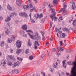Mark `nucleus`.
<instances>
[{
    "mask_svg": "<svg viewBox=\"0 0 76 76\" xmlns=\"http://www.w3.org/2000/svg\"><path fill=\"white\" fill-rule=\"evenodd\" d=\"M12 40L10 39V38L8 39L7 40L8 42H9V43H11V42H12Z\"/></svg>",
    "mask_w": 76,
    "mask_h": 76,
    "instance_id": "c756f323",
    "label": "nucleus"
},
{
    "mask_svg": "<svg viewBox=\"0 0 76 76\" xmlns=\"http://www.w3.org/2000/svg\"><path fill=\"white\" fill-rule=\"evenodd\" d=\"M28 34L29 36H30V38H32V39H35L36 38V37H38V34L37 33H35V35L34 36L33 35H32L30 34L29 33H28Z\"/></svg>",
    "mask_w": 76,
    "mask_h": 76,
    "instance_id": "f257e3e1",
    "label": "nucleus"
},
{
    "mask_svg": "<svg viewBox=\"0 0 76 76\" xmlns=\"http://www.w3.org/2000/svg\"><path fill=\"white\" fill-rule=\"evenodd\" d=\"M4 65H5V64H4L3 63H1V66H4Z\"/></svg>",
    "mask_w": 76,
    "mask_h": 76,
    "instance_id": "13d9d810",
    "label": "nucleus"
},
{
    "mask_svg": "<svg viewBox=\"0 0 76 76\" xmlns=\"http://www.w3.org/2000/svg\"><path fill=\"white\" fill-rule=\"evenodd\" d=\"M12 63L10 61L8 63V64L9 66H11V65H12Z\"/></svg>",
    "mask_w": 76,
    "mask_h": 76,
    "instance_id": "a19ab883",
    "label": "nucleus"
},
{
    "mask_svg": "<svg viewBox=\"0 0 76 76\" xmlns=\"http://www.w3.org/2000/svg\"><path fill=\"white\" fill-rule=\"evenodd\" d=\"M40 32L42 35V36H44V34H45V33H44V32L43 31H40Z\"/></svg>",
    "mask_w": 76,
    "mask_h": 76,
    "instance_id": "c9c22d12",
    "label": "nucleus"
},
{
    "mask_svg": "<svg viewBox=\"0 0 76 76\" xmlns=\"http://www.w3.org/2000/svg\"><path fill=\"white\" fill-rule=\"evenodd\" d=\"M76 20H75L73 21V22L72 23V25L73 26H76Z\"/></svg>",
    "mask_w": 76,
    "mask_h": 76,
    "instance_id": "4be33fe9",
    "label": "nucleus"
},
{
    "mask_svg": "<svg viewBox=\"0 0 76 76\" xmlns=\"http://www.w3.org/2000/svg\"><path fill=\"white\" fill-rule=\"evenodd\" d=\"M52 25H53V22H50V28H51V27H52Z\"/></svg>",
    "mask_w": 76,
    "mask_h": 76,
    "instance_id": "09e8293b",
    "label": "nucleus"
},
{
    "mask_svg": "<svg viewBox=\"0 0 76 76\" xmlns=\"http://www.w3.org/2000/svg\"><path fill=\"white\" fill-rule=\"evenodd\" d=\"M38 35H37V37L36 36V38L35 39H37V40H39V41H40L41 39V38L40 36H38Z\"/></svg>",
    "mask_w": 76,
    "mask_h": 76,
    "instance_id": "5701e85b",
    "label": "nucleus"
},
{
    "mask_svg": "<svg viewBox=\"0 0 76 76\" xmlns=\"http://www.w3.org/2000/svg\"><path fill=\"white\" fill-rule=\"evenodd\" d=\"M65 34L62 33L61 34V38H65Z\"/></svg>",
    "mask_w": 76,
    "mask_h": 76,
    "instance_id": "2f4dec72",
    "label": "nucleus"
},
{
    "mask_svg": "<svg viewBox=\"0 0 76 76\" xmlns=\"http://www.w3.org/2000/svg\"><path fill=\"white\" fill-rule=\"evenodd\" d=\"M69 75V73L66 72V76H68V75Z\"/></svg>",
    "mask_w": 76,
    "mask_h": 76,
    "instance_id": "69168bd1",
    "label": "nucleus"
},
{
    "mask_svg": "<svg viewBox=\"0 0 76 76\" xmlns=\"http://www.w3.org/2000/svg\"><path fill=\"white\" fill-rule=\"evenodd\" d=\"M33 58H34V56H31L29 57V59L30 60H32Z\"/></svg>",
    "mask_w": 76,
    "mask_h": 76,
    "instance_id": "e433bc0d",
    "label": "nucleus"
},
{
    "mask_svg": "<svg viewBox=\"0 0 76 76\" xmlns=\"http://www.w3.org/2000/svg\"><path fill=\"white\" fill-rule=\"evenodd\" d=\"M21 50L20 49H18L16 51V53L17 54H19L20 53Z\"/></svg>",
    "mask_w": 76,
    "mask_h": 76,
    "instance_id": "412c9836",
    "label": "nucleus"
},
{
    "mask_svg": "<svg viewBox=\"0 0 76 76\" xmlns=\"http://www.w3.org/2000/svg\"><path fill=\"white\" fill-rule=\"evenodd\" d=\"M14 16V14L13 13H12L10 14V16L11 18H13Z\"/></svg>",
    "mask_w": 76,
    "mask_h": 76,
    "instance_id": "72a5a7b5",
    "label": "nucleus"
},
{
    "mask_svg": "<svg viewBox=\"0 0 76 76\" xmlns=\"http://www.w3.org/2000/svg\"><path fill=\"white\" fill-rule=\"evenodd\" d=\"M43 17V15H42V14H41L39 15V18H41Z\"/></svg>",
    "mask_w": 76,
    "mask_h": 76,
    "instance_id": "f704fd0d",
    "label": "nucleus"
},
{
    "mask_svg": "<svg viewBox=\"0 0 76 76\" xmlns=\"http://www.w3.org/2000/svg\"><path fill=\"white\" fill-rule=\"evenodd\" d=\"M53 3L54 5L57 4L58 3V1L57 0H53Z\"/></svg>",
    "mask_w": 76,
    "mask_h": 76,
    "instance_id": "6ab92c4d",
    "label": "nucleus"
},
{
    "mask_svg": "<svg viewBox=\"0 0 76 76\" xmlns=\"http://www.w3.org/2000/svg\"><path fill=\"white\" fill-rule=\"evenodd\" d=\"M7 8L9 10H10L11 11L12 10V8L9 5H8Z\"/></svg>",
    "mask_w": 76,
    "mask_h": 76,
    "instance_id": "aec40b11",
    "label": "nucleus"
},
{
    "mask_svg": "<svg viewBox=\"0 0 76 76\" xmlns=\"http://www.w3.org/2000/svg\"><path fill=\"white\" fill-rule=\"evenodd\" d=\"M52 52H54L55 51H56V48H52Z\"/></svg>",
    "mask_w": 76,
    "mask_h": 76,
    "instance_id": "a18cd8bd",
    "label": "nucleus"
},
{
    "mask_svg": "<svg viewBox=\"0 0 76 76\" xmlns=\"http://www.w3.org/2000/svg\"><path fill=\"white\" fill-rule=\"evenodd\" d=\"M4 45V42L2 41L1 42V44L0 45L1 47H3V46Z\"/></svg>",
    "mask_w": 76,
    "mask_h": 76,
    "instance_id": "393cba45",
    "label": "nucleus"
},
{
    "mask_svg": "<svg viewBox=\"0 0 76 76\" xmlns=\"http://www.w3.org/2000/svg\"><path fill=\"white\" fill-rule=\"evenodd\" d=\"M25 53L26 54L29 53V49L26 50L25 51Z\"/></svg>",
    "mask_w": 76,
    "mask_h": 76,
    "instance_id": "473e14b6",
    "label": "nucleus"
},
{
    "mask_svg": "<svg viewBox=\"0 0 76 76\" xmlns=\"http://www.w3.org/2000/svg\"><path fill=\"white\" fill-rule=\"evenodd\" d=\"M58 34H59V35H61V31H59L58 32Z\"/></svg>",
    "mask_w": 76,
    "mask_h": 76,
    "instance_id": "e2e57ef3",
    "label": "nucleus"
},
{
    "mask_svg": "<svg viewBox=\"0 0 76 76\" xmlns=\"http://www.w3.org/2000/svg\"><path fill=\"white\" fill-rule=\"evenodd\" d=\"M63 20V18L62 17V16L60 17H59V19H58V22H60V20Z\"/></svg>",
    "mask_w": 76,
    "mask_h": 76,
    "instance_id": "c85d7f7f",
    "label": "nucleus"
},
{
    "mask_svg": "<svg viewBox=\"0 0 76 76\" xmlns=\"http://www.w3.org/2000/svg\"><path fill=\"white\" fill-rule=\"evenodd\" d=\"M20 33L21 35H23V34H24V33H25V31H20Z\"/></svg>",
    "mask_w": 76,
    "mask_h": 76,
    "instance_id": "bb28decb",
    "label": "nucleus"
},
{
    "mask_svg": "<svg viewBox=\"0 0 76 76\" xmlns=\"http://www.w3.org/2000/svg\"><path fill=\"white\" fill-rule=\"evenodd\" d=\"M11 31V29L7 28L5 31V33L6 35H9L10 34V32Z\"/></svg>",
    "mask_w": 76,
    "mask_h": 76,
    "instance_id": "1a4fd4ad",
    "label": "nucleus"
},
{
    "mask_svg": "<svg viewBox=\"0 0 76 76\" xmlns=\"http://www.w3.org/2000/svg\"><path fill=\"white\" fill-rule=\"evenodd\" d=\"M26 32H31V33H32V34H33V32L31 30H26Z\"/></svg>",
    "mask_w": 76,
    "mask_h": 76,
    "instance_id": "7c9ffc66",
    "label": "nucleus"
},
{
    "mask_svg": "<svg viewBox=\"0 0 76 76\" xmlns=\"http://www.w3.org/2000/svg\"><path fill=\"white\" fill-rule=\"evenodd\" d=\"M72 10H75L76 9V5L75 4V2H73V3L72 4Z\"/></svg>",
    "mask_w": 76,
    "mask_h": 76,
    "instance_id": "6e6552de",
    "label": "nucleus"
},
{
    "mask_svg": "<svg viewBox=\"0 0 76 76\" xmlns=\"http://www.w3.org/2000/svg\"><path fill=\"white\" fill-rule=\"evenodd\" d=\"M50 72H53V71H54V68H50Z\"/></svg>",
    "mask_w": 76,
    "mask_h": 76,
    "instance_id": "37998d69",
    "label": "nucleus"
},
{
    "mask_svg": "<svg viewBox=\"0 0 76 76\" xmlns=\"http://www.w3.org/2000/svg\"><path fill=\"white\" fill-rule=\"evenodd\" d=\"M55 64L54 63H53V68H57V65H58V63L57 62H56Z\"/></svg>",
    "mask_w": 76,
    "mask_h": 76,
    "instance_id": "2eb2a0df",
    "label": "nucleus"
},
{
    "mask_svg": "<svg viewBox=\"0 0 76 76\" xmlns=\"http://www.w3.org/2000/svg\"><path fill=\"white\" fill-rule=\"evenodd\" d=\"M45 53H43L42 54V55L41 56V58H43V57H44V56H45Z\"/></svg>",
    "mask_w": 76,
    "mask_h": 76,
    "instance_id": "58836bf2",
    "label": "nucleus"
},
{
    "mask_svg": "<svg viewBox=\"0 0 76 76\" xmlns=\"http://www.w3.org/2000/svg\"><path fill=\"white\" fill-rule=\"evenodd\" d=\"M34 10H35V8H33L32 9L30 10L31 12H33Z\"/></svg>",
    "mask_w": 76,
    "mask_h": 76,
    "instance_id": "79ce46f5",
    "label": "nucleus"
},
{
    "mask_svg": "<svg viewBox=\"0 0 76 76\" xmlns=\"http://www.w3.org/2000/svg\"><path fill=\"white\" fill-rule=\"evenodd\" d=\"M59 42L60 43L61 45H63V42H62V41H60Z\"/></svg>",
    "mask_w": 76,
    "mask_h": 76,
    "instance_id": "6e6d98bb",
    "label": "nucleus"
},
{
    "mask_svg": "<svg viewBox=\"0 0 76 76\" xmlns=\"http://www.w3.org/2000/svg\"><path fill=\"white\" fill-rule=\"evenodd\" d=\"M7 58H10V59H12L14 60H15V58H14V56H12V55H8L7 56Z\"/></svg>",
    "mask_w": 76,
    "mask_h": 76,
    "instance_id": "0eeeda50",
    "label": "nucleus"
},
{
    "mask_svg": "<svg viewBox=\"0 0 76 76\" xmlns=\"http://www.w3.org/2000/svg\"><path fill=\"white\" fill-rule=\"evenodd\" d=\"M57 49L58 51L57 53V56H58V57L60 56V53L59 52V51H64V50H63V48L61 47H59L58 48H57Z\"/></svg>",
    "mask_w": 76,
    "mask_h": 76,
    "instance_id": "7ed1b4c3",
    "label": "nucleus"
},
{
    "mask_svg": "<svg viewBox=\"0 0 76 76\" xmlns=\"http://www.w3.org/2000/svg\"><path fill=\"white\" fill-rule=\"evenodd\" d=\"M50 17L53 20L54 19V21H57V17L53 16V15H51L50 16Z\"/></svg>",
    "mask_w": 76,
    "mask_h": 76,
    "instance_id": "423d86ee",
    "label": "nucleus"
},
{
    "mask_svg": "<svg viewBox=\"0 0 76 76\" xmlns=\"http://www.w3.org/2000/svg\"><path fill=\"white\" fill-rule=\"evenodd\" d=\"M37 46H39V44L37 41H35L34 42V49L37 50Z\"/></svg>",
    "mask_w": 76,
    "mask_h": 76,
    "instance_id": "39448f33",
    "label": "nucleus"
},
{
    "mask_svg": "<svg viewBox=\"0 0 76 76\" xmlns=\"http://www.w3.org/2000/svg\"><path fill=\"white\" fill-rule=\"evenodd\" d=\"M65 61H63V66L64 67V68H66V66L67 65L65 63Z\"/></svg>",
    "mask_w": 76,
    "mask_h": 76,
    "instance_id": "a211bd4d",
    "label": "nucleus"
},
{
    "mask_svg": "<svg viewBox=\"0 0 76 76\" xmlns=\"http://www.w3.org/2000/svg\"><path fill=\"white\" fill-rule=\"evenodd\" d=\"M17 4L18 6H21V0H17Z\"/></svg>",
    "mask_w": 76,
    "mask_h": 76,
    "instance_id": "9d476101",
    "label": "nucleus"
},
{
    "mask_svg": "<svg viewBox=\"0 0 76 76\" xmlns=\"http://www.w3.org/2000/svg\"><path fill=\"white\" fill-rule=\"evenodd\" d=\"M28 46H29V47H31L32 45V44L31 43H30L29 42H28Z\"/></svg>",
    "mask_w": 76,
    "mask_h": 76,
    "instance_id": "49530a36",
    "label": "nucleus"
},
{
    "mask_svg": "<svg viewBox=\"0 0 76 76\" xmlns=\"http://www.w3.org/2000/svg\"><path fill=\"white\" fill-rule=\"evenodd\" d=\"M23 8L24 10H28V8H29V6L27 5H24L23 6Z\"/></svg>",
    "mask_w": 76,
    "mask_h": 76,
    "instance_id": "4468645a",
    "label": "nucleus"
},
{
    "mask_svg": "<svg viewBox=\"0 0 76 76\" xmlns=\"http://www.w3.org/2000/svg\"><path fill=\"white\" fill-rule=\"evenodd\" d=\"M31 23H35V20H32L31 21Z\"/></svg>",
    "mask_w": 76,
    "mask_h": 76,
    "instance_id": "4d7b16f0",
    "label": "nucleus"
},
{
    "mask_svg": "<svg viewBox=\"0 0 76 76\" xmlns=\"http://www.w3.org/2000/svg\"><path fill=\"white\" fill-rule=\"evenodd\" d=\"M15 72V73H16V74H18V73H19V70L18 69H15L14 70Z\"/></svg>",
    "mask_w": 76,
    "mask_h": 76,
    "instance_id": "cd10ccee",
    "label": "nucleus"
},
{
    "mask_svg": "<svg viewBox=\"0 0 76 76\" xmlns=\"http://www.w3.org/2000/svg\"><path fill=\"white\" fill-rule=\"evenodd\" d=\"M22 36H24V37H27V35L26 34H23Z\"/></svg>",
    "mask_w": 76,
    "mask_h": 76,
    "instance_id": "864d4df0",
    "label": "nucleus"
},
{
    "mask_svg": "<svg viewBox=\"0 0 76 76\" xmlns=\"http://www.w3.org/2000/svg\"><path fill=\"white\" fill-rule=\"evenodd\" d=\"M10 53H13V50H12L11 49L10 51Z\"/></svg>",
    "mask_w": 76,
    "mask_h": 76,
    "instance_id": "0e129e2a",
    "label": "nucleus"
},
{
    "mask_svg": "<svg viewBox=\"0 0 76 76\" xmlns=\"http://www.w3.org/2000/svg\"><path fill=\"white\" fill-rule=\"evenodd\" d=\"M14 72H15V70H12L11 72V73L12 74H13V73H14Z\"/></svg>",
    "mask_w": 76,
    "mask_h": 76,
    "instance_id": "bf43d9fd",
    "label": "nucleus"
},
{
    "mask_svg": "<svg viewBox=\"0 0 76 76\" xmlns=\"http://www.w3.org/2000/svg\"><path fill=\"white\" fill-rule=\"evenodd\" d=\"M52 10V15L53 16H56V12H55V10L54 9L52 8L51 9Z\"/></svg>",
    "mask_w": 76,
    "mask_h": 76,
    "instance_id": "9b49d317",
    "label": "nucleus"
},
{
    "mask_svg": "<svg viewBox=\"0 0 76 76\" xmlns=\"http://www.w3.org/2000/svg\"><path fill=\"white\" fill-rule=\"evenodd\" d=\"M29 6L30 7H31V8H32L33 7V6H32V4H30L29 5Z\"/></svg>",
    "mask_w": 76,
    "mask_h": 76,
    "instance_id": "5fc2aeb1",
    "label": "nucleus"
},
{
    "mask_svg": "<svg viewBox=\"0 0 76 76\" xmlns=\"http://www.w3.org/2000/svg\"><path fill=\"white\" fill-rule=\"evenodd\" d=\"M64 8H61V10L58 12V13H60V12H61L62 10H64V9H66V8L67 7V5H65L64 6Z\"/></svg>",
    "mask_w": 76,
    "mask_h": 76,
    "instance_id": "f8f14e48",
    "label": "nucleus"
},
{
    "mask_svg": "<svg viewBox=\"0 0 76 76\" xmlns=\"http://www.w3.org/2000/svg\"><path fill=\"white\" fill-rule=\"evenodd\" d=\"M39 16V15L38 14H36L34 15V18L35 19L37 20V19H38V18Z\"/></svg>",
    "mask_w": 76,
    "mask_h": 76,
    "instance_id": "dca6fc26",
    "label": "nucleus"
},
{
    "mask_svg": "<svg viewBox=\"0 0 76 76\" xmlns=\"http://www.w3.org/2000/svg\"><path fill=\"white\" fill-rule=\"evenodd\" d=\"M21 28L23 29V30H26L28 29L27 27V26L26 25H24L21 27Z\"/></svg>",
    "mask_w": 76,
    "mask_h": 76,
    "instance_id": "ddd939ff",
    "label": "nucleus"
},
{
    "mask_svg": "<svg viewBox=\"0 0 76 76\" xmlns=\"http://www.w3.org/2000/svg\"><path fill=\"white\" fill-rule=\"evenodd\" d=\"M44 38H45L44 37V36H42V40H44Z\"/></svg>",
    "mask_w": 76,
    "mask_h": 76,
    "instance_id": "052dcab7",
    "label": "nucleus"
},
{
    "mask_svg": "<svg viewBox=\"0 0 76 76\" xmlns=\"http://www.w3.org/2000/svg\"><path fill=\"white\" fill-rule=\"evenodd\" d=\"M69 29H72V30H74V29H75V27H72L70 26Z\"/></svg>",
    "mask_w": 76,
    "mask_h": 76,
    "instance_id": "8fccbe9b",
    "label": "nucleus"
},
{
    "mask_svg": "<svg viewBox=\"0 0 76 76\" xmlns=\"http://www.w3.org/2000/svg\"><path fill=\"white\" fill-rule=\"evenodd\" d=\"M14 63H15V65H16V66H18L19 65V64H20L19 62L18 61H17L16 62H15Z\"/></svg>",
    "mask_w": 76,
    "mask_h": 76,
    "instance_id": "a878e982",
    "label": "nucleus"
},
{
    "mask_svg": "<svg viewBox=\"0 0 76 76\" xmlns=\"http://www.w3.org/2000/svg\"><path fill=\"white\" fill-rule=\"evenodd\" d=\"M18 60H22V59L21 58H19V57H17Z\"/></svg>",
    "mask_w": 76,
    "mask_h": 76,
    "instance_id": "de8ad7c7",
    "label": "nucleus"
},
{
    "mask_svg": "<svg viewBox=\"0 0 76 76\" xmlns=\"http://www.w3.org/2000/svg\"><path fill=\"white\" fill-rule=\"evenodd\" d=\"M34 1L35 3H37V0H33Z\"/></svg>",
    "mask_w": 76,
    "mask_h": 76,
    "instance_id": "338daca9",
    "label": "nucleus"
},
{
    "mask_svg": "<svg viewBox=\"0 0 76 76\" xmlns=\"http://www.w3.org/2000/svg\"><path fill=\"white\" fill-rule=\"evenodd\" d=\"M19 14L20 16H24V17H25L26 18V17H28V15H27V14H26V13L25 12H20L19 13Z\"/></svg>",
    "mask_w": 76,
    "mask_h": 76,
    "instance_id": "20e7f679",
    "label": "nucleus"
},
{
    "mask_svg": "<svg viewBox=\"0 0 76 76\" xmlns=\"http://www.w3.org/2000/svg\"><path fill=\"white\" fill-rule=\"evenodd\" d=\"M16 65L15 64V63H14V64H12V67L13 68H15L16 67Z\"/></svg>",
    "mask_w": 76,
    "mask_h": 76,
    "instance_id": "ea45409f",
    "label": "nucleus"
},
{
    "mask_svg": "<svg viewBox=\"0 0 76 76\" xmlns=\"http://www.w3.org/2000/svg\"><path fill=\"white\" fill-rule=\"evenodd\" d=\"M50 41H53V39L52 38H50Z\"/></svg>",
    "mask_w": 76,
    "mask_h": 76,
    "instance_id": "774afa93",
    "label": "nucleus"
},
{
    "mask_svg": "<svg viewBox=\"0 0 76 76\" xmlns=\"http://www.w3.org/2000/svg\"><path fill=\"white\" fill-rule=\"evenodd\" d=\"M16 45L17 48H20L22 45V42L19 40H17Z\"/></svg>",
    "mask_w": 76,
    "mask_h": 76,
    "instance_id": "f03ea898",
    "label": "nucleus"
},
{
    "mask_svg": "<svg viewBox=\"0 0 76 76\" xmlns=\"http://www.w3.org/2000/svg\"><path fill=\"white\" fill-rule=\"evenodd\" d=\"M10 24V23H8L7 24V27H8L9 29L10 28V25H9Z\"/></svg>",
    "mask_w": 76,
    "mask_h": 76,
    "instance_id": "4c0bfd02",
    "label": "nucleus"
},
{
    "mask_svg": "<svg viewBox=\"0 0 76 76\" xmlns=\"http://www.w3.org/2000/svg\"><path fill=\"white\" fill-rule=\"evenodd\" d=\"M55 31L56 32H58V31H59V29H58L57 28H55Z\"/></svg>",
    "mask_w": 76,
    "mask_h": 76,
    "instance_id": "3c124183",
    "label": "nucleus"
},
{
    "mask_svg": "<svg viewBox=\"0 0 76 76\" xmlns=\"http://www.w3.org/2000/svg\"><path fill=\"white\" fill-rule=\"evenodd\" d=\"M11 20V18H10L9 16H8L7 17V20H6L5 21V22H9Z\"/></svg>",
    "mask_w": 76,
    "mask_h": 76,
    "instance_id": "f3484780",
    "label": "nucleus"
},
{
    "mask_svg": "<svg viewBox=\"0 0 76 76\" xmlns=\"http://www.w3.org/2000/svg\"><path fill=\"white\" fill-rule=\"evenodd\" d=\"M48 7H49L50 9H51V8L52 7H53V6H52L51 5H50V4H49L48 5Z\"/></svg>",
    "mask_w": 76,
    "mask_h": 76,
    "instance_id": "603ef678",
    "label": "nucleus"
},
{
    "mask_svg": "<svg viewBox=\"0 0 76 76\" xmlns=\"http://www.w3.org/2000/svg\"><path fill=\"white\" fill-rule=\"evenodd\" d=\"M3 9V8H2V7H1V5H0V11L1 10Z\"/></svg>",
    "mask_w": 76,
    "mask_h": 76,
    "instance_id": "680f3d73",
    "label": "nucleus"
},
{
    "mask_svg": "<svg viewBox=\"0 0 76 76\" xmlns=\"http://www.w3.org/2000/svg\"><path fill=\"white\" fill-rule=\"evenodd\" d=\"M57 36L58 38H61V35H60V34L58 33L57 34Z\"/></svg>",
    "mask_w": 76,
    "mask_h": 76,
    "instance_id": "c03bdc74",
    "label": "nucleus"
},
{
    "mask_svg": "<svg viewBox=\"0 0 76 76\" xmlns=\"http://www.w3.org/2000/svg\"><path fill=\"white\" fill-rule=\"evenodd\" d=\"M63 30H64V31H66V32H67L68 33H69V29L67 28H63Z\"/></svg>",
    "mask_w": 76,
    "mask_h": 76,
    "instance_id": "b1692460",
    "label": "nucleus"
}]
</instances>
